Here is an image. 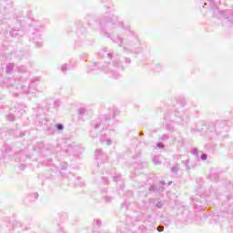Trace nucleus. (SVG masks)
<instances>
[{
	"label": "nucleus",
	"mask_w": 233,
	"mask_h": 233,
	"mask_svg": "<svg viewBox=\"0 0 233 233\" xmlns=\"http://www.w3.org/2000/svg\"><path fill=\"white\" fill-rule=\"evenodd\" d=\"M56 128L58 129V130H63V126H61V125H56Z\"/></svg>",
	"instance_id": "1"
},
{
	"label": "nucleus",
	"mask_w": 233,
	"mask_h": 233,
	"mask_svg": "<svg viewBox=\"0 0 233 233\" xmlns=\"http://www.w3.org/2000/svg\"><path fill=\"white\" fill-rule=\"evenodd\" d=\"M201 159H203V161L207 160V155L206 154H203L201 156Z\"/></svg>",
	"instance_id": "2"
}]
</instances>
